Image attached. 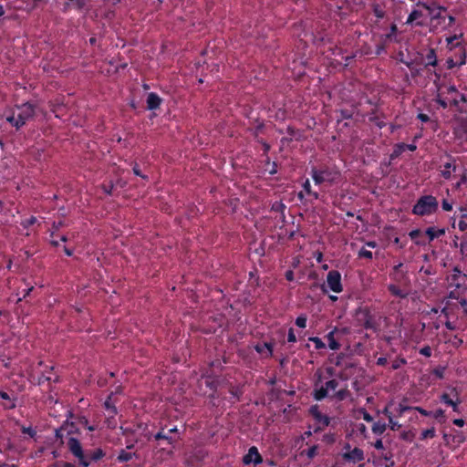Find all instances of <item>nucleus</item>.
<instances>
[{"mask_svg":"<svg viewBox=\"0 0 467 467\" xmlns=\"http://www.w3.org/2000/svg\"><path fill=\"white\" fill-rule=\"evenodd\" d=\"M263 462V458L258 452V450L256 447L253 446L249 449L248 453L244 455L243 459V462L244 464H250L251 462H254V464L261 463Z\"/></svg>","mask_w":467,"mask_h":467,"instance_id":"obj_10","label":"nucleus"},{"mask_svg":"<svg viewBox=\"0 0 467 467\" xmlns=\"http://www.w3.org/2000/svg\"><path fill=\"white\" fill-rule=\"evenodd\" d=\"M386 363H387V358H379L378 360H377V364L380 365V366H383Z\"/></svg>","mask_w":467,"mask_h":467,"instance_id":"obj_63","label":"nucleus"},{"mask_svg":"<svg viewBox=\"0 0 467 467\" xmlns=\"http://www.w3.org/2000/svg\"><path fill=\"white\" fill-rule=\"evenodd\" d=\"M112 393L108 397L107 400L105 401V407L108 410H111V413L115 414L117 412L116 408L114 406H111L110 400H111Z\"/></svg>","mask_w":467,"mask_h":467,"instance_id":"obj_35","label":"nucleus"},{"mask_svg":"<svg viewBox=\"0 0 467 467\" xmlns=\"http://www.w3.org/2000/svg\"><path fill=\"white\" fill-rule=\"evenodd\" d=\"M327 337L328 340V346L331 349L337 350L339 348L340 345L337 343V341L334 337V331H331L330 333H328Z\"/></svg>","mask_w":467,"mask_h":467,"instance_id":"obj_21","label":"nucleus"},{"mask_svg":"<svg viewBox=\"0 0 467 467\" xmlns=\"http://www.w3.org/2000/svg\"><path fill=\"white\" fill-rule=\"evenodd\" d=\"M467 249V240L462 242L460 244V252L461 254L463 255L464 254V251Z\"/></svg>","mask_w":467,"mask_h":467,"instance_id":"obj_50","label":"nucleus"},{"mask_svg":"<svg viewBox=\"0 0 467 467\" xmlns=\"http://www.w3.org/2000/svg\"><path fill=\"white\" fill-rule=\"evenodd\" d=\"M255 349L258 353H266L267 357L272 356L273 345L271 343H264L262 345L255 346Z\"/></svg>","mask_w":467,"mask_h":467,"instance_id":"obj_18","label":"nucleus"},{"mask_svg":"<svg viewBox=\"0 0 467 467\" xmlns=\"http://www.w3.org/2000/svg\"><path fill=\"white\" fill-rule=\"evenodd\" d=\"M436 101H437V103H438L441 107H442L443 109H446V108H447V103H446V101H445V100H443L442 99L438 98V99H436Z\"/></svg>","mask_w":467,"mask_h":467,"instance_id":"obj_57","label":"nucleus"},{"mask_svg":"<svg viewBox=\"0 0 467 467\" xmlns=\"http://www.w3.org/2000/svg\"><path fill=\"white\" fill-rule=\"evenodd\" d=\"M341 117L342 119H350L352 117V114L348 112V110H341Z\"/></svg>","mask_w":467,"mask_h":467,"instance_id":"obj_52","label":"nucleus"},{"mask_svg":"<svg viewBox=\"0 0 467 467\" xmlns=\"http://www.w3.org/2000/svg\"><path fill=\"white\" fill-rule=\"evenodd\" d=\"M78 9H82L86 5V0H76Z\"/></svg>","mask_w":467,"mask_h":467,"instance_id":"obj_51","label":"nucleus"},{"mask_svg":"<svg viewBox=\"0 0 467 467\" xmlns=\"http://www.w3.org/2000/svg\"><path fill=\"white\" fill-rule=\"evenodd\" d=\"M16 121L15 127L20 129L26 122L32 119L35 115V108L31 103H25L16 107Z\"/></svg>","mask_w":467,"mask_h":467,"instance_id":"obj_2","label":"nucleus"},{"mask_svg":"<svg viewBox=\"0 0 467 467\" xmlns=\"http://www.w3.org/2000/svg\"><path fill=\"white\" fill-rule=\"evenodd\" d=\"M357 317L360 326L367 329L375 328V321L368 308L358 309L357 311Z\"/></svg>","mask_w":467,"mask_h":467,"instance_id":"obj_5","label":"nucleus"},{"mask_svg":"<svg viewBox=\"0 0 467 467\" xmlns=\"http://www.w3.org/2000/svg\"><path fill=\"white\" fill-rule=\"evenodd\" d=\"M304 188L308 194L311 193L310 183L308 180L304 183Z\"/></svg>","mask_w":467,"mask_h":467,"instance_id":"obj_62","label":"nucleus"},{"mask_svg":"<svg viewBox=\"0 0 467 467\" xmlns=\"http://www.w3.org/2000/svg\"><path fill=\"white\" fill-rule=\"evenodd\" d=\"M442 209L445 211H451L452 209V205L450 202H448V201L443 200Z\"/></svg>","mask_w":467,"mask_h":467,"instance_id":"obj_48","label":"nucleus"},{"mask_svg":"<svg viewBox=\"0 0 467 467\" xmlns=\"http://www.w3.org/2000/svg\"><path fill=\"white\" fill-rule=\"evenodd\" d=\"M67 447L69 451L78 458L79 464L83 467H88L89 465V462L87 460V457L84 454L82 450L81 443L76 438H69L67 441Z\"/></svg>","mask_w":467,"mask_h":467,"instance_id":"obj_3","label":"nucleus"},{"mask_svg":"<svg viewBox=\"0 0 467 467\" xmlns=\"http://www.w3.org/2000/svg\"><path fill=\"white\" fill-rule=\"evenodd\" d=\"M6 120L11 123L13 126H15V123L16 121V111L13 112V114L6 118Z\"/></svg>","mask_w":467,"mask_h":467,"instance_id":"obj_46","label":"nucleus"},{"mask_svg":"<svg viewBox=\"0 0 467 467\" xmlns=\"http://www.w3.org/2000/svg\"><path fill=\"white\" fill-rule=\"evenodd\" d=\"M285 278L288 280V281H292L294 279V273L292 270H288L286 271L285 273Z\"/></svg>","mask_w":467,"mask_h":467,"instance_id":"obj_56","label":"nucleus"},{"mask_svg":"<svg viewBox=\"0 0 467 467\" xmlns=\"http://www.w3.org/2000/svg\"><path fill=\"white\" fill-rule=\"evenodd\" d=\"M420 234V230L419 229H416V230H412L410 233V236L411 239H416L419 235Z\"/></svg>","mask_w":467,"mask_h":467,"instance_id":"obj_49","label":"nucleus"},{"mask_svg":"<svg viewBox=\"0 0 467 467\" xmlns=\"http://www.w3.org/2000/svg\"><path fill=\"white\" fill-rule=\"evenodd\" d=\"M336 175V173L327 169L322 171L313 169L312 171V177L317 184H321L325 182H332L335 181Z\"/></svg>","mask_w":467,"mask_h":467,"instance_id":"obj_4","label":"nucleus"},{"mask_svg":"<svg viewBox=\"0 0 467 467\" xmlns=\"http://www.w3.org/2000/svg\"><path fill=\"white\" fill-rule=\"evenodd\" d=\"M287 340L289 342H296V335L294 333V330L293 328H290L289 331H288V337H287Z\"/></svg>","mask_w":467,"mask_h":467,"instance_id":"obj_43","label":"nucleus"},{"mask_svg":"<svg viewBox=\"0 0 467 467\" xmlns=\"http://www.w3.org/2000/svg\"><path fill=\"white\" fill-rule=\"evenodd\" d=\"M36 219L35 216H32L29 220H27L26 222H24L22 224L24 227H28L32 224H34L36 223Z\"/></svg>","mask_w":467,"mask_h":467,"instance_id":"obj_45","label":"nucleus"},{"mask_svg":"<svg viewBox=\"0 0 467 467\" xmlns=\"http://www.w3.org/2000/svg\"><path fill=\"white\" fill-rule=\"evenodd\" d=\"M104 455H105V453L103 452V451L101 449H97L90 455V459L92 461H98V460L101 459Z\"/></svg>","mask_w":467,"mask_h":467,"instance_id":"obj_28","label":"nucleus"},{"mask_svg":"<svg viewBox=\"0 0 467 467\" xmlns=\"http://www.w3.org/2000/svg\"><path fill=\"white\" fill-rule=\"evenodd\" d=\"M63 225H64V223H63L62 221H60V222H58V223H53V226H52L53 231L51 232V235H53V234H54V233H55L56 231H57L60 227H62Z\"/></svg>","mask_w":467,"mask_h":467,"instance_id":"obj_44","label":"nucleus"},{"mask_svg":"<svg viewBox=\"0 0 467 467\" xmlns=\"http://www.w3.org/2000/svg\"><path fill=\"white\" fill-rule=\"evenodd\" d=\"M309 340L315 343L317 349H321L325 348L324 342L317 337H309Z\"/></svg>","mask_w":467,"mask_h":467,"instance_id":"obj_30","label":"nucleus"},{"mask_svg":"<svg viewBox=\"0 0 467 467\" xmlns=\"http://www.w3.org/2000/svg\"><path fill=\"white\" fill-rule=\"evenodd\" d=\"M420 353L426 357H430L431 355V349L430 347H424L420 350Z\"/></svg>","mask_w":467,"mask_h":467,"instance_id":"obj_42","label":"nucleus"},{"mask_svg":"<svg viewBox=\"0 0 467 467\" xmlns=\"http://www.w3.org/2000/svg\"><path fill=\"white\" fill-rule=\"evenodd\" d=\"M263 129H264V123H262V122L258 123V125L253 130L254 136L258 137L259 132H261Z\"/></svg>","mask_w":467,"mask_h":467,"instance_id":"obj_40","label":"nucleus"},{"mask_svg":"<svg viewBox=\"0 0 467 467\" xmlns=\"http://www.w3.org/2000/svg\"><path fill=\"white\" fill-rule=\"evenodd\" d=\"M438 210V202L432 195L420 197L413 206L412 212L417 215H425L435 213Z\"/></svg>","mask_w":467,"mask_h":467,"instance_id":"obj_1","label":"nucleus"},{"mask_svg":"<svg viewBox=\"0 0 467 467\" xmlns=\"http://www.w3.org/2000/svg\"><path fill=\"white\" fill-rule=\"evenodd\" d=\"M317 446H312L311 448H309L307 451H306V456L309 458V459H312L313 457L316 456L317 454Z\"/></svg>","mask_w":467,"mask_h":467,"instance_id":"obj_36","label":"nucleus"},{"mask_svg":"<svg viewBox=\"0 0 467 467\" xmlns=\"http://www.w3.org/2000/svg\"><path fill=\"white\" fill-rule=\"evenodd\" d=\"M426 58L428 60V63L426 64V66H436L437 65V57H436V53H435V50L433 48H431L426 56Z\"/></svg>","mask_w":467,"mask_h":467,"instance_id":"obj_20","label":"nucleus"},{"mask_svg":"<svg viewBox=\"0 0 467 467\" xmlns=\"http://www.w3.org/2000/svg\"><path fill=\"white\" fill-rule=\"evenodd\" d=\"M373 11H374V14L377 17L379 18H383L384 16H385V12L382 10V8H380L379 5H375L374 7H373Z\"/></svg>","mask_w":467,"mask_h":467,"instance_id":"obj_31","label":"nucleus"},{"mask_svg":"<svg viewBox=\"0 0 467 467\" xmlns=\"http://www.w3.org/2000/svg\"><path fill=\"white\" fill-rule=\"evenodd\" d=\"M64 431H66L68 435L78 432V428L75 426L73 422H69L68 427L67 429H64Z\"/></svg>","mask_w":467,"mask_h":467,"instance_id":"obj_34","label":"nucleus"},{"mask_svg":"<svg viewBox=\"0 0 467 467\" xmlns=\"http://www.w3.org/2000/svg\"><path fill=\"white\" fill-rule=\"evenodd\" d=\"M386 424L384 422H375L372 426V431L376 434H382L386 431Z\"/></svg>","mask_w":467,"mask_h":467,"instance_id":"obj_22","label":"nucleus"},{"mask_svg":"<svg viewBox=\"0 0 467 467\" xmlns=\"http://www.w3.org/2000/svg\"><path fill=\"white\" fill-rule=\"evenodd\" d=\"M358 256L359 257H365V258H368V259H371L372 258V253L365 248H362L359 252H358Z\"/></svg>","mask_w":467,"mask_h":467,"instance_id":"obj_33","label":"nucleus"},{"mask_svg":"<svg viewBox=\"0 0 467 467\" xmlns=\"http://www.w3.org/2000/svg\"><path fill=\"white\" fill-rule=\"evenodd\" d=\"M454 274L452 275V280L455 281L458 275L461 274V270L458 267L453 269Z\"/></svg>","mask_w":467,"mask_h":467,"instance_id":"obj_60","label":"nucleus"},{"mask_svg":"<svg viewBox=\"0 0 467 467\" xmlns=\"http://www.w3.org/2000/svg\"><path fill=\"white\" fill-rule=\"evenodd\" d=\"M310 412L314 416L315 419H317L319 421H322L324 425L327 426L329 424L328 417L323 416L322 413L319 411L317 406H313L310 409Z\"/></svg>","mask_w":467,"mask_h":467,"instance_id":"obj_15","label":"nucleus"},{"mask_svg":"<svg viewBox=\"0 0 467 467\" xmlns=\"http://www.w3.org/2000/svg\"><path fill=\"white\" fill-rule=\"evenodd\" d=\"M350 391L348 389H341L338 391H337L332 398L336 399L337 400L342 401L350 397Z\"/></svg>","mask_w":467,"mask_h":467,"instance_id":"obj_19","label":"nucleus"},{"mask_svg":"<svg viewBox=\"0 0 467 467\" xmlns=\"http://www.w3.org/2000/svg\"><path fill=\"white\" fill-rule=\"evenodd\" d=\"M69 425V421L67 420L64 422V424L59 428V429H57L56 430V437L57 439H60V443L63 444V440H62V437H63V434H62V431H64V429H67Z\"/></svg>","mask_w":467,"mask_h":467,"instance_id":"obj_26","label":"nucleus"},{"mask_svg":"<svg viewBox=\"0 0 467 467\" xmlns=\"http://www.w3.org/2000/svg\"><path fill=\"white\" fill-rule=\"evenodd\" d=\"M389 292H390L392 295H394V296H396L405 297V295H404V294L401 292V290H400L398 286H396L395 285H390L389 286Z\"/></svg>","mask_w":467,"mask_h":467,"instance_id":"obj_27","label":"nucleus"},{"mask_svg":"<svg viewBox=\"0 0 467 467\" xmlns=\"http://www.w3.org/2000/svg\"><path fill=\"white\" fill-rule=\"evenodd\" d=\"M22 432L23 433H27L29 434L31 437H34L36 435V431L34 430H32L31 428H26V427H23L22 428Z\"/></svg>","mask_w":467,"mask_h":467,"instance_id":"obj_47","label":"nucleus"},{"mask_svg":"<svg viewBox=\"0 0 467 467\" xmlns=\"http://www.w3.org/2000/svg\"><path fill=\"white\" fill-rule=\"evenodd\" d=\"M102 189L103 191L108 193V194H111V192H112V189H113V184H110L109 186H106V185H103L102 186Z\"/></svg>","mask_w":467,"mask_h":467,"instance_id":"obj_54","label":"nucleus"},{"mask_svg":"<svg viewBox=\"0 0 467 467\" xmlns=\"http://www.w3.org/2000/svg\"><path fill=\"white\" fill-rule=\"evenodd\" d=\"M133 172H134V174H136L137 176H140L142 179H145V180H146V179H148V177H147L146 175L141 174L140 170V168H139L138 164H135V165H134V167H133Z\"/></svg>","mask_w":467,"mask_h":467,"instance_id":"obj_41","label":"nucleus"},{"mask_svg":"<svg viewBox=\"0 0 467 467\" xmlns=\"http://www.w3.org/2000/svg\"><path fill=\"white\" fill-rule=\"evenodd\" d=\"M435 436V430L434 428H431L428 430H425L421 433V439H427V438H433Z\"/></svg>","mask_w":467,"mask_h":467,"instance_id":"obj_29","label":"nucleus"},{"mask_svg":"<svg viewBox=\"0 0 467 467\" xmlns=\"http://www.w3.org/2000/svg\"><path fill=\"white\" fill-rule=\"evenodd\" d=\"M177 428L169 429L165 431L163 429L159 431L155 436V440H166L170 444L177 441L179 437L177 436Z\"/></svg>","mask_w":467,"mask_h":467,"instance_id":"obj_8","label":"nucleus"},{"mask_svg":"<svg viewBox=\"0 0 467 467\" xmlns=\"http://www.w3.org/2000/svg\"><path fill=\"white\" fill-rule=\"evenodd\" d=\"M135 453L127 452L125 451H121L118 456V460L121 462H128L131 460L132 456H135Z\"/></svg>","mask_w":467,"mask_h":467,"instance_id":"obj_23","label":"nucleus"},{"mask_svg":"<svg viewBox=\"0 0 467 467\" xmlns=\"http://www.w3.org/2000/svg\"><path fill=\"white\" fill-rule=\"evenodd\" d=\"M161 102V98L155 93H150L147 99L148 109H156L160 107Z\"/></svg>","mask_w":467,"mask_h":467,"instance_id":"obj_14","label":"nucleus"},{"mask_svg":"<svg viewBox=\"0 0 467 467\" xmlns=\"http://www.w3.org/2000/svg\"><path fill=\"white\" fill-rule=\"evenodd\" d=\"M459 229L461 231H465L467 229V223L465 221H463V220H461L459 222Z\"/></svg>","mask_w":467,"mask_h":467,"instance_id":"obj_53","label":"nucleus"},{"mask_svg":"<svg viewBox=\"0 0 467 467\" xmlns=\"http://www.w3.org/2000/svg\"><path fill=\"white\" fill-rule=\"evenodd\" d=\"M425 233L429 236L430 241H432L434 238L443 235L445 234V229L441 228L436 230L434 227H429Z\"/></svg>","mask_w":467,"mask_h":467,"instance_id":"obj_17","label":"nucleus"},{"mask_svg":"<svg viewBox=\"0 0 467 467\" xmlns=\"http://www.w3.org/2000/svg\"><path fill=\"white\" fill-rule=\"evenodd\" d=\"M285 208V206L282 202H275L273 204L272 207V209L275 212H283Z\"/></svg>","mask_w":467,"mask_h":467,"instance_id":"obj_37","label":"nucleus"},{"mask_svg":"<svg viewBox=\"0 0 467 467\" xmlns=\"http://www.w3.org/2000/svg\"><path fill=\"white\" fill-rule=\"evenodd\" d=\"M360 411H361V413L363 415V419L366 421L370 422V421L373 420L372 416L365 409H362Z\"/></svg>","mask_w":467,"mask_h":467,"instance_id":"obj_38","label":"nucleus"},{"mask_svg":"<svg viewBox=\"0 0 467 467\" xmlns=\"http://www.w3.org/2000/svg\"><path fill=\"white\" fill-rule=\"evenodd\" d=\"M453 423L459 427H462L464 425V420L462 419H456L453 420Z\"/></svg>","mask_w":467,"mask_h":467,"instance_id":"obj_61","label":"nucleus"},{"mask_svg":"<svg viewBox=\"0 0 467 467\" xmlns=\"http://www.w3.org/2000/svg\"><path fill=\"white\" fill-rule=\"evenodd\" d=\"M452 392H454V397L456 398V400H452L450 395L448 393H443L441 396V400L442 402H444L445 404L449 405V406H451L452 407V410L454 411H458V405L461 403V400L459 399V394L456 390V389H452L451 390Z\"/></svg>","mask_w":467,"mask_h":467,"instance_id":"obj_11","label":"nucleus"},{"mask_svg":"<svg viewBox=\"0 0 467 467\" xmlns=\"http://www.w3.org/2000/svg\"><path fill=\"white\" fill-rule=\"evenodd\" d=\"M337 386L338 382L336 379H331L327 381L324 387L315 391L314 398L317 400H321L327 396L328 390H335Z\"/></svg>","mask_w":467,"mask_h":467,"instance_id":"obj_7","label":"nucleus"},{"mask_svg":"<svg viewBox=\"0 0 467 467\" xmlns=\"http://www.w3.org/2000/svg\"><path fill=\"white\" fill-rule=\"evenodd\" d=\"M327 282L333 292L339 293L342 291L341 275L339 272L335 270L330 271L327 274Z\"/></svg>","mask_w":467,"mask_h":467,"instance_id":"obj_6","label":"nucleus"},{"mask_svg":"<svg viewBox=\"0 0 467 467\" xmlns=\"http://www.w3.org/2000/svg\"><path fill=\"white\" fill-rule=\"evenodd\" d=\"M199 387H200L201 389H202L203 387H207V388H210V389L214 390L215 388H216V383L210 377H202L199 380Z\"/></svg>","mask_w":467,"mask_h":467,"instance_id":"obj_16","label":"nucleus"},{"mask_svg":"<svg viewBox=\"0 0 467 467\" xmlns=\"http://www.w3.org/2000/svg\"><path fill=\"white\" fill-rule=\"evenodd\" d=\"M418 118H419L421 121H423V122H427V121L430 119V118H429L426 114H423V113H420V114L418 115Z\"/></svg>","mask_w":467,"mask_h":467,"instance_id":"obj_58","label":"nucleus"},{"mask_svg":"<svg viewBox=\"0 0 467 467\" xmlns=\"http://www.w3.org/2000/svg\"><path fill=\"white\" fill-rule=\"evenodd\" d=\"M455 170V166H452L451 163L447 162L444 165V170L441 171V174L445 179H449L451 177V169Z\"/></svg>","mask_w":467,"mask_h":467,"instance_id":"obj_25","label":"nucleus"},{"mask_svg":"<svg viewBox=\"0 0 467 467\" xmlns=\"http://www.w3.org/2000/svg\"><path fill=\"white\" fill-rule=\"evenodd\" d=\"M374 446L378 450L383 449V442H382V441L381 440L376 441V442L374 443Z\"/></svg>","mask_w":467,"mask_h":467,"instance_id":"obj_59","label":"nucleus"},{"mask_svg":"<svg viewBox=\"0 0 467 467\" xmlns=\"http://www.w3.org/2000/svg\"><path fill=\"white\" fill-rule=\"evenodd\" d=\"M418 5H422L425 9H427L432 20L444 18V16H441V11H445V8L440 5H436L435 3L427 5L425 3L419 2Z\"/></svg>","mask_w":467,"mask_h":467,"instance_id":"obj_9","label":"nucleus"},{"mask_svg":"<svg viewBox=\"0 0 467 467\" xmlns=\"http://www.w3.org/2000/svg\"><path fill=\"white\" fill-rule=\"evenodd\" d=\"M343 458L349 462H358L364 459V453L361 449L354 448L351 451L344 453Z\"/></svg>","mask_w":467,"mask_h":467,"instance_id":"obj_13","label":"nucleus"},{"mask_svg":"<svg viewBox=\"0 0 467 467\" xmlns=\"http://www.w3.org/2000/svg\"><path fill=\"white\" fill-rule=\"evenodd\" d=\"M54 368L51 367L48 371L43 373L41 377H39L37 380V384L39 386L45 385L46 383L48 385L51 381L57 382L58 376L53 372Z\"/></svg>","mask_w":467,"mask_h":467,"instance_id":"obj_12","label":"nucleus"},{"mask_svg":"<svg viewBox=\"0 0 467 467\" xmlns=\"http://www.w3.org/2000/svg\"><path fill=\"white\" fill-rule=\"evenodd\" d=\"M412 437H413V435L410 432H404V433H402V438L404 440L410 441Z\"/></svg>","mask_w":467,"mask_h":467,"instance_id":"obj_64","label":"nucleus"},{"mask_svg":"<svg viewBox=\"0 0 467 467\" xmlns=\"http://www.w3.org/2000/svg\"><path fill=\"white\" fill-rule=\"evenodd\" d=\"M434 417L436 419L443 418L444 417V411L441 409L436 410L435 413H434Z\"/></svg>","mask_w":467,"mask_h":467,"instance_id":"obj_55","label":"nucleus"},{"mask_svg":"<svg viewBox=\"0 0 467 467\" xmlns=\"http://www.w3.org/2000/svg\"><path fill=\"white\" fill-rule=\"evenodd\" d=\"M422 16V12L421 11H419V10H413L409 17H408V20H407V23L408 24H410L412 23L413 21L419 19L420 17Z\"/></svg>","mask_w":467,"mask_h":467,"instance_id":"obj_24","label":"nucleus"},{"mask_svg":"<svg viewBox=\"0 0 467 467\" xmlns=\"http://www.w3.org/2000/svg\"><path fill=\"white\" fill-rule=\"evenodd\" d=\"M389 427L391 430L395 431V430H398L400 428V425L398 424L397 422L393 421L392 418H391V415H389Z\"/></svg>","mask_w":467,"mask_h":467,"instance_id":"obj_39","label":"nucleus"},{"mask_svg":"<svg viewBox=\"0 0 467 467\" xmlns=\"http://www.w3.org/2000/svg\"><path fill=\"white\" fill-rule=\"evenodd\" d=\"M296 326H298L301 328L306 327V317H303V316L298 317L296 319Z\"/></svg>","mask_w":467,"mask_h":467,"instance_id":"obj_32","label":"nucleus"}]
</instances>
